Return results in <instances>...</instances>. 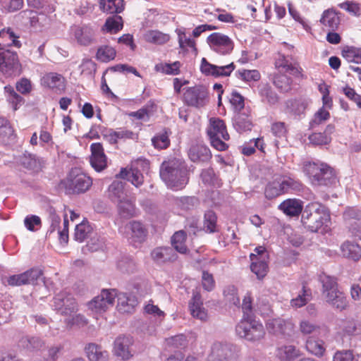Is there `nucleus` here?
<instances>
[{"label": "nucleus", "mask_w": 361, "mask_h": 361, "mask_svg": "<svg viewBox=\"0 0 361 361\" xmlns=\"http://www.w3.org/2000/svg\"><path fill=\"white\" fill-rule=\"evenodd\" d=\"M159 174L162 180L171 188L182 189L189 180L185 163L178 159L164 161L161 164Z\"/></svg>", "instance_id": "nucleus-1"}, {"label": "nucleus", "mask_w": 361, "mask_h": 361, "mask_svg": "<svg viewBox=\"0 0 361 361\" xmlns=\"http://www.w3.org/2000/svg\"><path fill=\"white\" fill-rule=\"evenodd\" d=\"M329 220L328 208L318 202L308 204L302 212L301 223L311 232H317Z\"/></svg>", "instance_id": "nucleus-2"}, {"label": "nucleus", "mask_w": 361, "mask_h": 361, "mask_svg": "<svg viewBox=\"0 0 361 361\" xmlns=\"http://www.w3.org/2000/svg\"><path fill=\"white\" fill-rule=\"evenodd\" d=\"M303 171L315 185H331L336 182V175L332 168L325 164L308 162Z\"/></svg>", "instance_id": "nucleus-3"}, {"label": "nucleus", "mask_w": 361, "mask_h": 361, "mask_svg": "<svg viewBox=\"0 0 361 361\" xmlns=\"http://www.w3.org/2000/svg\"><path fill=\"white\" fill-rule=\"evenodd\" d=\"M92 184V180L89 176L75 168L71 170L65 180L61 181L60 187L64 188L68 195H78L88 190Z\"/></svg>", "instance_id": "nucleus-4"}, {"label": "nucleus", "mask_w": 361, "mask_h": 361, "mask_svg": "<svg viewBox=\"0 0 361 361\" xmlns=\"http://www.w3.org/2000/svg\"><path fill=\"white\" fill-rule=\"evenodd\" d=\"M235 331L240 338L252 343L260 341L265 336V330L262 324L248 317H244L236 326Z\"/></svg>", "instance_id": "nucleus-5"}, {"label": "nucleus", "mask_w": 361, "mask_h": 361, "mask_svg": "<svg viewBox=\"0 0 361 361\" xmlns=\"http://www.w3.org/2000/svg\"><path fill=\"white\" fill-rule=\"evenodd\" d=\"M207 133L212 145L215 149L219 151H224L228 147L227 145L221 140H228L229 139V135L223 120L211 118Z\"/></svg>", "instance_id": "nucleus-6"}, {"label": "nucleus", "mask_w": 361, "mask_h": 361, "mask_svg": "<svg viewBox=\"0 0 361 361\" xmlns=\"http://www.w3.org/2000/svg\"><path fill=\"white\" fill-rule=\"evenodd\" d=\"M207 42L210 48L220 55H227L231 53L234 44L228 36L221 32H213L207 38Z\"/></svg>", "instance_id": "nucleus-7"}, {"label": "nucleus", "mask_w": 361, "mask_h": 361, "mask_svg": "<svg viewBox=\"0 0 361 361\" xmlns=\"http://www.w3.org/2000/svg\"><path fill=\"white\" fill-rule=\"evenodd\" d=\"M54 307L61 315L71 316L78 310L75 299L66 290H62L54 298Z\"/></svg>", "instance_id": "nucleus-8"}, {"label": "nucleus", "mask_w": 361, "mask_h": 361, "mask_svg": "<svg viewBox=\"0 0 361 361\" xmlns=\"http://www.w3.org/2000/svg\"><path fill=\"white\" fill-rule=\"evenodd\" d=\"M135 165H141L143 168L148 169L149 162L146 159H138L134 163L129 170L126 168L121 169L120 173L116 175V178L126 179L132 183L135 187L138 188L144 182V176Z\"/></svg>", "instance_id": "nucleus-9"}, {"label": "nucleus", "mask_w": 361, "mask_h": 361, "mask_svg": "<svg viewBox=\"0 0 361 361\" xmlns=\"http://www.w3.org/2000/svg\"><path fill=\"white\" fill-rule=\"evenodd\" d=\"M237 348L231 343L214 344L208 356V361H235Z\"/></svg>", "instance_id": "nucleus-10"}, {"label": "nucleus", "mask_w": 361, "mask_h": 361, "mask_svg": "<svg viewBox=\"0 0 361 361\" xmlns=\"http://www.w3.org/2000/svg\"><path fill=\"white\" fill-rule=\"evenodd\" d=\"M18 66L17 53L8 49L6 45L0 44V71L12 74L18 70Z\"/></svg>", "instance_id": "nucleus-11"}, {"label": "nucleus", "mask_w": 361, "mask_h": 361, "mask_svg": "<svg viewBox=\"0 0 361 361\" xmlns=\"http://www.w3.org/2000/svg\"><path fill=\"white\" fill-rule=\"evenodd\" d=\"M116 295V289H103L99 295L88 303L89 309L96 312H105L109 306H113Z\"/></svg>", "instance_id": "nucleus-12"}, {"label": "nucleus", "mask_w": 361, "mask_h": 361, "mask_svg": "<svg viewBox=\"0 0 361 361\" xmlns=\"http://www.w3.org/2000/svg\"><path fill=\"white\" fill-rule=\"evenodd\" d=\"M343 220L352 235L361 239V212L355 207H348L343 212Z\"/></svg>", "instance_id": "nucleus-13"}, {"label": "nucleus", "mask_w": 361, "mask_h": 361, "mask_svg": "<svg viewBox=\"0 0 361 361\" xmlns=\"http://www.w3.org/2000/svg\"><path fill=\"white\" fill-rule=\"evenodd\" d=\"M128 240L133 243H142L147 237V230L140 221H133L124 226L122 231Z\"/></svg>", "instance_id": "nucleus-14"}, {"label": "nucleus", "mask_w": 361, "mask_h": 361, "mask_svg": "<svg viewBox=\"0 0 361 361\" xmlns=\"http://www.w3.org/2000/svg\"><path fill=\"white\" fill-rule=\"evenodd\" d=\"M267 329L269 334L274 335L291 336L294 331V325L290 322L277 318L269 319L267 322Z\"/></svg>", "instance_id": "nucleus-15"}, {"label": "nucleus", "mask_w": 361, "mask_h": 361, "mask_svg": "<svg viewBox=\"0 0 361 361\" xmlns=\"http://www.w3.org/2000/svg\"><path fill=\"white\" fill-rule=\"evenodd\" d=\"M40 84L42 87L50 90H65L66 80L61 74L49 72L41 77Z\"/></svg>", "instance_id": "nucleus-16"}, {"label": "nucleus", "mask_w": 361, "mask_h": 361, "mask_svg": "<svg viewBox=\"0 0 361 361\" xmlns=\"http://www.w3.org/2000/svg\"><path fill=\"white\" fill-rule=\"evenodd\" d=\"M294 181L292 179L280 181H273L267 185L264 190L266 198L274 199L283 193L286 192L289 188H293Z\"/></svg>", "instance_id": "nucleus-17"}, {"label": "nucleus", "mask_w": 361, "mask_h": 361, "mask_svg": "<svg viewBox=\"0 0 361 361\" xmlns=\"http://www.w3.org/2000/svg\"><path fill=\"white\" fill-rule=\"evenodd\" d=\"M133 343V338L130 336H119L114 341V354L123 360H128L132 356L130 346Z\"/></svg>", "instance_id": "nucleus-18"}, {"label": "nucleus", "mask_w": 361, "mask_h": 361, "mask_svg": "<svg viewBox=\"0 0 361 361\" xmlns=\"http://www.w3.org/2000/svg\"><path fill=\"white\" fill-rule=\"evenodd\" d=\"M90 148L92 152L90 164L97 171H102L106 167V157L103 147L98 142L92 144Z\"/></svg>", "instance_id": "nucleus-19"}, {"label": "nucleus", "mask_w": 361, "mask_h": 361, "mask_svg": "<svg viewBox=\"0 0 361 361\" xmlns=\"http://www.w3.org/2000/svg\"><path fill=\"white\" fill-rule=\"evenodd\" d=\"M341 13L340 11L334 8H329L323 12L320 23L328 27L330 30L336 31L338 29L341 23Z\"/></svg>", "instance_id": "nucleus-20"}, {"label": "nucleus", "mask_w": 361, "mask_h": 361, "mask_svg": "<svg viewBox=\"0 0 361 361\" xmlns=\"http://www.w3.org/2000/svg\"><path fill=\"white\" fill-rule=\"evenodd\" d=\"M74 37L80 45L88 46L93 41L94 31L93 28L87 25L76 26L73 29Z\"/></svg>", "instance_id": "nucleus-21"}, {"label": "nucleus", "mask_w": 361, "mask_h": 361, "mask_svg": "<svg viewBox=\"0 0 361 361\" xmlns=\"http://www.w3.org/2000/svg\"><path fill=\"white\" fill-rule=\"evenodd\" d=\"M202 305L203 303L200 293L198 292H194L192 298L189 302L190 313L193 317L197 318L201 321H206L207 318V313Z\"/></svg>", "instance_id": "nucleus-22"}, {"label": "nucleus", "mask_w": 361, "mask_h": 361, "mask_svg": "<svg viewBox=\"0 0 361 361\" xmlns=\"http://www.w3.org/2000/svg\"><path fill=\"white\" fill-rule=\"evenodd\" d=\"M188 157L193 162H207L212 158V154L208 147L195 145L190 148Z\"/></svg>", "instance_id": "nucleus-23"}, {"label": "nucleus", "mask_w": 361, "mask_h": 361, "mask_svg": "<svg viewBox=\"0 0 361 361\" xmlns=\"http://www.w3.org/2000/svg\"><path fill=\"white\" fill-rule=\"evenodd\" d=\"M20 163L25 169L34 173H39L42 169L41 160L35 154L27 152L20 157Z\"/></svg>", "instance_id": "nucleus-24"}, {"label": "nucleus", "mask_w": 361, "mask_h": 361, "mask_svg": "<svg viewBox=\"0 0 361 361\" xmlns=\"http://www.w3.org/2000/svg\"><path fill=\"white\" fill-rule=\"evenodd\" d=\"M85 352L90 361H107L108 353L101 345L90 343L85 347Z\"/></svg>", "instance_id": "nucleus-25"}, {"label": "nucleus", "mask_w": 361, "mask_h": 361, "mask_svg": "<svg viewBox=\"0 0 361 361\" xmlns=\"http://www.w3.org/2000/svg\"><path fill=\"white\" fill-rule=\"evenodd\" d=\"M341 250L344 257L355 262L359 261L361 257V247L357 242L346 241L341 245Z\"/></svg>", "instance_id": "nucleus-26"}, {"label": "nucleus", "mask_w": 361, "mask_h": 361, "mask_svg": "<svg viewBox=\"0 0 361 361\" xmlns=\"http://www.w3.org/2000/svg\"><path fill=\"white\" fill-rule=\"evenodd\" d=\"M279 209L288 216H296L302 214L303 206L302 202L295 199H288L283 201L279 207Z\"/></svg>", "instance_id": "nucleus-27"}, {"label": "nucleus", "mask_w": 361, "mask_h": 361, "mask_svg": "<svg viewBox=\"0 0 361 361\" xmlns=\"http://www.w3.org/2000/svg\"><path fill=\"white\" fill-rule=\"evenodd\" d=\"M118 298L117 309L121 313H130L137 305L135 296H128L126 293L116 295Z\"/></svg>", "instance_id": "nucleus-28"}, {"label": "nucleus", "mask_w": 361, "mask_h": 361, "mask_svg": "<svg viewBox=\"0 0 361 361\" xmlns=\"http://www.w3.org/2000/svg\"><path fill=\"white\" fill-rule=\"evenodd\" d=\"M99 8L103 12L118 15L124 10L123 0H99Z\"/></svg>", "instance_id": "nucleus-29"}, {"label": "nucleus", "mask_w": 361, "mask_h": 361, "mask_svg": "<svg viewBox=\"0 0 361 361\" xmlns=\"http://www.w3.org/2000/svg\"><path fill=\"white\" fill-rule=\"evenodd\" d=\"M207 92H184L183 100L188 106H202L205 104Z\"/></svg>", "instance_id": "nucleus-30"}, {"label": "nucleus", "mask_w": 361, "mask_h": 361, "mask_svg": "<svg viewBox=\"0 0 361 361\" xmlns=\"http://www.w3.org/2000/svg\"><path fill=\"white\" fill-rule=\"evenodd\" d=\"M252 261L250 265L251 271L255 274L259 279H263L267 273L268 265L265 262V257L259 259L255 253H252L250 256Z\"/></svg>", "instance_id": "nucleus-31"}, {"label": "nucleus", "mask_w": 361, "mask_h": 361, "mask_svg": "<svg viewBox=\"0 0 361 361\" xmlns=\"http://www.w3.org/2000/svg\"><path fill=\"white\" fill-rule=\"evenodd\" d=\"M325 298L327 302L340 310H344L347 306L348 302L346 297L344 295L343 292H341L338 290L327 293Z\"/></svg>", "instance_id": "nucleus-32"}, {"label": "nucleus", "mask_w": 361, "mask_h": 361, "mask_svg": "<svg viewBox=\"0 0 361 361\" xmlns=\"http://www.w3.org/2000/svg\"><path fill=\"white\" fill-rule=\"evenodd\" d=\"M124 184L121 181L115 180L109 187V197L114 202L125 200L127 197L124 192Z\"/></svg>", "instance_id": "nucleus-33"}, {"label": "nucleus", "mask_w": 361, "mask_h": 361, "mask_svg": "<svg viewBox=\"0 0 361 361\" xmlns=\"http://www.w3.org/2000/svg\"><path fill=\"white\" fill-rule=\"evenodd\" d=\"M123 27V21L121 16L114 15L106 18L102 30L109 33H117Z\"/></svg>", "instance_id": "nucleus-34"}, {"label": "nucleus", "mask_w": 361, "mask_h": 361, "mask_svg": "<svg viewBox=\"0 0 361 361\" xmlns=\"http://www.w3.org/2000/svg\"><path fill=\"white\" fill-rule=\"evenodd\" d=\"M144 39L146 42L157 45H161L166 43L170 37L168 34L163 33L157 30L147 31L144 35Z\"/></svg>", "instance_id": "nucleus-35"}, {"label": "nucleus", "mask_w": 361, "mask_h": 361, "mask_svg": "<svg viewBox=\"0 0 361 361\" xmlns=\"http://www.w3.org/2000/svg\"><path fill=\"white\" fill-rule=\"evenodd\" d=\"M20 345L29 351H37L44 346V342L39 337H23L19 341Z\"/></svg>", "instance_id": "nucleus-36"}, {"label": "nucleus", "mask_w": 361, "mask_h": 361, "mask_svg": "<svg viewBox=\"0 0 361 361\" xmlns=\"http://www.w3.org/2000/svg\"><path fill=\"white\" fill-rule=\"evenodd\" d=\"M324 344L322 340L310 337L306 341L305 347L310 353L317 357H322L325 352Z\"/></svg>", "instance_id": "nucleus-37"}, {"label": "nucleus", "mask_w": 361, "mask_h": 361, "mask_svg": "<svg viewBox=\"0 0 361 361\" xmlns=\"http://www.w3.org/2000/svg\"><path fill=\"white\" fill-rule=\"evenodd\" d=\"M342 56L349 63H361V49L352 46H346L342 50Z\"/></svg>", "instance_id": "nucleus-38"}, {"label": "nucleus", "mask_w": 361, "mask_h": 361, "mask_svg": "<svg viewBox=\"0 0 361 361\" xmlns=\"http://www.w3.org/2000/svg\"><path fill=\"white\" fill-rule=\"evenodd\" d=\"M116 51L114 48L108 45H103L97 49L96 59L101 62H109L114 59Z\"/></svg>", "instance_id": "nucleus-39"}, {"label": "nucleus", "mask_w": 361, "mask_h": 361, "mask_svg": "<svg viewBox=\"0 0 361 361\" xmlns=\"http://www.w3.org/2000/svg\"><path fill=\"white\" fill-rule=\"evenodd\" d=\"M118 211L122 218L130 219L135 214V207L127 197L125 200L117 202Z\"/></svg>", "instance_id": "nucleus-40"}, {"label": "nucleus", "mask_w": 361, "mask_h": 361, "mask_svg": "<svg viewBox=\"0 0 361 361\" xmlns=\"http://www.w3.org/2000/svg\"><path fill=\"white\" fill-rule=\"evenodd\" d=\"M173 252V250L171 247H161L157 248L152 252V258L157 262H166L168 261H173L176 259L175 255L170 256L171 253Z\"/></svg>", "instance_id": "nucleus-41"}, {"label": "nucleus", "mask_w": 361, "mask_h": 361, "mask_svg": "<svg viewBox=\"0 0 361 361\" xmlns=\"http://www.w3.org/2000/svg\"><path fill=\"white\" fill-rule=\"evenodd\" d=\"M186 234L183 231L176 232L171 238V244L174 249L180 253H186L188 248L185 245Z\"/></svg>", "instance_id": "nucleus-42"}, {"label": "nucleus", "mask_w": 361, "mask_h": 361, "mask_svg": "<svg viewBox=\"0 0 361 361\" xmlns=\"http://www.w3.org/2000/svg\"><path fill=\"white\" fill-rule=\"evenodd\" d=\"M319 281L322 283L323 294L326 296L327 293L338 290L336 279L322 274L319 276Z\"/></svg>", "instance_id": "nucleus-43"}, {"label": "nucleus", "mask_w": 361, "mask_h": 361, "mask_svg": "<svg viewBox=\"0 0 361 361\" xmlns=\"http://www.w3.org/2000/svg\"><path fill=\"white\" fill-rule=\"evenodd\" d=\"M0 37L11 41V42L7 44V47L13 46L20 48L21 47V42L18 40L19 35L15 33L11 27L1 29L0 30Z\"/></svg>", "instance_id": "nucleus-44"}, {"label": "nucleus", "mask_w": 361, "mask_h": 361, "mask_svg": "<svg viewBox=\"0 0 361 361\" xmlns=\"http://www.w3.org/2000/svg\"><path fill=\"white\" fill-rule=\"evenodd\" d=\"M117 268L123 273L132 274L136 270V264L130 257H122L117 262Z\"/></svg>", "instance_id": "nucleus-45"}, {"label": "nucleus", "mask_w": 361, "mask_h": 361, "mask_svg": "<svg viewBox=\"0 0 361 361\" xmlns=\"http://www.w3.org/2000/svg\"><path fill=\"white\" fill-rule=\"evenodd\" d=\"M311 298V290L307 289L305 283H303L302 293H300L297 298L292 299L290 304L295 307H301L306 305Z\"/></svg>", "instance_id": "nucleus-46"}, {"label": "nucleus", "mask_w": 361, "mask_h": 361, "mask_svg": "<svg viewBox=\"0 0 361 361\" xmlns=\"http://www.w3.org/2000/svg\"><path fill=\"white\" fill-rule=\"evenodd\" d=\"M307 106V103L302 99L288 100L286 102V107L290 112L296 115L303 114Z\"/></svg>", "instance_id": "nucleus-47"}, {"label": "nucleus", "mask_w": 361, "mask_h": 361, "mask_svg": "<svg viewBox=\"0 0 361 361\" xmlns=\"http://www.w3.org/2000/svg\"><path fill=\"white\" fill-rule=\"evenodd\" d=\"M275 66L280 71H284L290 74L295 75L298 73V69L291 63H288L284 56H281L275 62Z\"/></svg>", "instance_id": "nucleus-48"}, {"label": "nucleus", "mask_w": 361, "mask_h": 361, "mask_svg": "<svg viewBox=\"0 0 361 361\" xmlns=\"http://www.w3.org/2000/svg\"><path fill=\"white\" fill-rule=\"evenodd\" d=\"M235 75L237 78L247 82H257L260 79V73L257 70H238Z\"/></svg>", "instance_id": "nucleus-49"}, {"label": "nucleus", "mask_w": 361, "mask_h": 361, "mask_svg": "<svg viewBox=\"0 0 361 361\" xmlns=\"http://www.w3.org/2000/svg\"><path fill=\"white\" fill-rule=\"evenodd\" d=\"M91 231V228L88 225L87 221H82L75 226V238L80 242L83 241L87 237L88 233Z\"/></svg>", "instance_id": "nucleus-50"}, {"label": "nucleus", "mask_w": 361, "mask_h": 361, "mask_svg": "<svg viewBox=\"0 0 361 361\" xmlns=\"http://www.w3.org/2000/svg\"><path fill=\"white\" fill-rule=\"evenodd\" d=\"M23 274L25 275L26 285H35L37 283L38 280L42 279L43 271L38 268H32Z\"/></svg>", "instance_id": "nucleus-51"}, {"label": "nucleus", "mask_w": 361, "mask_h": 361, "mask_svg": "<svg viewBox=\"0 0 361 361\" xmlns=\"http://www.w3.org/2000/svg\"><path fill=\"white\" fill-rule=\"evenodd\" d=\"M16 135L11 126H4V128L0 129V142L7 145L14 142Z\"/></svg>", "instance_id": "nucleus-52"}, {"label": "nucleus", "mask_w": 361, "mask_h": 361, "mask_svg": "<svg viewBox=\"0 0 361 361\" xmlns=\"http://www.w3.org/2000/svg\"><path fill=\"white\" fill-rule=\"evenodd\" d=\"M216 219L217 217L216 214L212 210H209L204 214V226L209 233H214L216 231Z\"/></svg>", "instance_id": "nucleus-53"}, {"label": "nucleus", "mask_w": 361, "mask_h": 361, "mask_svg": "<svg viewBox=\"0 0 361 361\" xmlns=\"http://www.w3.org/2000/svg\"><path fill=\"white\" fill-rule=\"evenodd\" d=\"M290 80V78L284 74H275L273 77L274 86L281 90H290L289 82Z\"/></svg>", "instance_id": "nucleus-54"}, {"label": "nucleus", "mask_w": 361, "mask_h": 361, "mask_svg": "<svg viewBox=\"0 0 361 361\" xmlns=\"http://www.w3.org/2000/svg\"><path fill=\"white\" fill-rule=\"evenodd\" d=\"M179 65L180 63L178 61L173 63H161L156 65V69L167 75H177L179 73Z\"/></svg>", "instance_id": "nucleus-55"}, {"label": "nucleus", "mask_w": 361, "mask_h": 361, "mask_svg": "<svg viewBox=\"0 0 361 361\" xmlns=\"http://www.w3.org/2000/svg\"><path fill=\"white\" fill-rule=\"evenodd\" d=\"M152 145L157 149H166L170 145V140L166 133H161L152 139Z\"/></svg>", "instance_id": "nucleus-56"}, {"label": "nucleus", "mask_w": 361, "mask_h": 361, "mask_svg": "<svg viewBox=\"0 0 361 361\" xmlns=\"http://www.w3.org/2000/svg\"><path fill=\"white\" fill-rule=\"evenodd\" d=\"M310 143L315 145H322L329 144L331 140V136L324 135L323 133H314L309 136Z\"/></svg>", "instance_id": "nucleus-57"}, {"label": "nucleus", "mask_w": 361, "mask_h": 361, "mask_svg": "<svg viewBox=\"0 0 361 361\" xmlns=\"http://www.w3.org/2000/svg\"><path fill=\"white\" fill-rule=\"evenodd\" d=\"M338 7L355 16H359L360 12V4L353 1H346L338 4Z\"/></svg>", "instance_id": "nucleus-58"}, {"label": "nucleus", "mask_w": 361, "mask_h": 361, "mask_svg": "<svg viewBox=\"0 0 361 361\" xmlns=\"http://www.w3.org/2000/svg\"><path fill=\"white\" fill-rule=\"evenodd\" d=\"M224 295L226 300L231 304L238 305L240 300L237 296V289L234 286H229L224 290Z\"/></svg>", "instance_id": "nucleus-59"}, {"label": "nucleus", "mask_w": 361, "mask_h": 361, "mask_svg": "<svg viewBox=\"0 0 361 361\" xmlns=\"http://www.w3.org/2000/svg\"><path fill=\"white\" fill-rule=\"evenodd\" d=\"M48 212L51 220V226L47 233L51 235L56 229H59L61 218L56 214L55 209L51 207L49 208Z\"/></svg>", "instance_id": "nucleus-60"}, {"label": "nucleus", "mask_w": 361, "mask_h": 361, "mask_svg": "<svg viewBox=\"0 0 361 361\" xmlns=\"http://www.w3.org/2000/svg\"><path fill=\"white\" fill-rule=\"evenodd\" d=\"M214 77L218 78L221 76H229L233 71L235 69L233 63H231L226 66H219L214 65Z\"/></svg>", "instance_id": "nucleus-61"}, {"label": "nucleus", "mask_w": 361, "mask_h": 361, "mask_svg": "<svg viewBox=\"0 0 361 361\" xmlns=\"http://www.w3.org/2000/svg\"><path fill=\"white\" fill-rule=\"evenodd\" d=\"M7 100L12 105L14 111L24 104V99L16 92H8Z\"/></svg>", "instance_id": "nucleus-62"}, {"label": "nucleus", "mask_w": 361, "mask_h": 361, "mask_svg": "<svg viewBox=\"0 0 361 361\" xmlns=\"http://www.w3.org/2000/svg\"><path fill=\"white\" fill-rule=\"evenodd\" d=\"M319 330V326L315 325L309 321H302L300 324V331L304 335H308L317 332Z\"/></svg>", "instance_id": "nucleus-63"}, {"label": "nucleus", "mask_w": 361, "mask_h": 361, "mask_svg": "<svg viewBox=\"0 0 361 361\" xmlns=\"http://www.w3.org/2000/svg\"><path fill=\"white\" fill-rule=\"evenodd\" d=\"M229 99L231 104L236 110L240 111L244 108V97L238 92H233Z\"/></svg>", "instance_id": "nucleus-64"}]
</instances>
